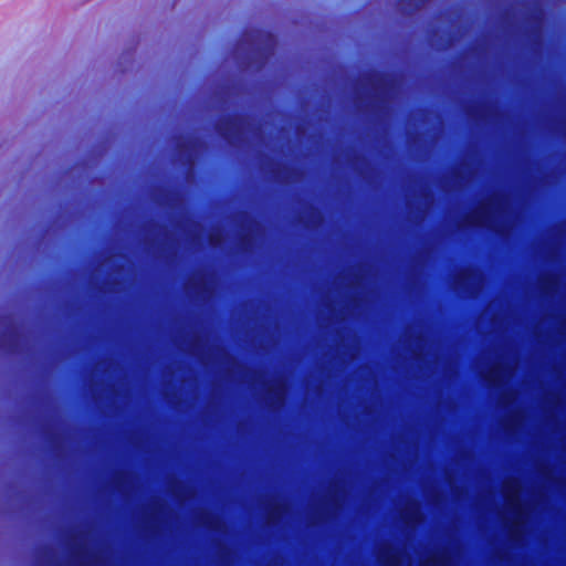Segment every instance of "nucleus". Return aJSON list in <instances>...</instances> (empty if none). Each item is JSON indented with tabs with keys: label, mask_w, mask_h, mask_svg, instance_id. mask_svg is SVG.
<instances>
[{
	"label": "nucleus",
	"mask_w": 566,
	"mask_h": 566,
	"mask_svg": "<svg viewBox=\"0 0 566 566\" xmlns=\"http://www.w3.org/2000/svg\"><path fill=\"white\" fill-rule=\"evenodd\" d=\"M515 365L509 360L497 359L488 368H482V377L492 386H502L507 382L514 374Z\"/></svg>",
	"instance_id": "3"
},
{
	"label": "nucleus",
	"mask_w": 566,
	"mask_h": 566,
	"mask_svg": "<svg viewBox=\"0 0 566 566\" xmlns=\"http://www.w3.org/2000/svg\"><path fill=\"white\" fill-rule=\"evenodd\" d=\"M377 560L381 566H400L403 552L389 543H381L376 552Z\"/></svg>",
	"instance_id": "4"
},
{
	"label": "nucleus",
	"mask_w": 566,
	"mask_h": 566,
	"mask_svg": "<svg viewBox=\"0 0 566 566\" xmlns=\"http://www.w3.org/2000/svg\"><path fill=\"white\" fill-rule=\"evenodd\" d=\"M515 400V394L513 391L504 390L502 391L499 402L503 406H507Z\"/></svg>",
	"instance_id": "9"
},
{
	"label": "nucleus",
	"mask_w": 566,
	"mask_h": 566,
	"mask_svg": "<svg viewBox=\"0 0 566 566\" xmlns=\"http://www.w3.org/2000/svg\"><path fill=\"white\" fill-rule=\"evenodd\" d=\"M419 566H450V558L446 553L437 552L423 558Z\"/></svg>",
	"instance_id": "8"
},
{
	"label": "nucleus",
	"mask_w": 566,
	"mask_h": 566,
	"mask_svg": "<svg viewBox=\"0 0 566 566\" xmlns=\"http://www.w3.org/2000/svg\"><path fill=\"white\" fill-rule=\"evenodd\" d=\"M465 284L472 285L474 289H479L481 285L480 275L472 269L461 270L454 280V289L460 290Z\"/></svg>",
	"instance_id": "6"
},
{
	"label": "nucleus",
	"mask_w": 566,
	"mask_h": 566,
	"mask_svg": "<svg viewBox=\"0 0 566 566\" xmlns=\"http://www.w3.org/2000/svg\"><path fill=\"white\" fill-rule=\"evenodd\" d=\"M401 517L410 524H417L421 521V512L416 502H408L401 512Z\"/></svg>",
	"instance_id": "7"
},
{
	"label": "nucleus",
	"mask_w": 566,
	"mask_h": 566,
	"mask_svg": "<svg viewBox=\"0 0 566 566\" xmlns=\"http://www.w3.org/2000/svg\"><path fill=\"white\" fill-rule=\"evenodd\" d=\"M501 491L505 501L501 512L502 520L507 527L510 538L520 542L527 521V512L521 501V483L517 479L509 478L503 481Z\"/></svg>",
	"instance_id": "1"
},
{
	"label": "nucleus",
	"mask_w": 566,
	"mask_h": 566,
	"mask_svg": "<svg viewBox=\"0 0 566 566\" xmlns=\"http://www.w3.org/2000/svg\"><path fill=\"white\" fill-rule=\"evenodd\" d=\"M281 514H282V506L280 504H277L271 511L269 520L275 521L276 518H279L281 516Z\"/></svg>",
	"instance_id": "10"
},
{
	"label": "nucleus",
	"mask_w": 566,
	"mask_h": 566,
	"mask_svg": "<svg viewBox=\"0 0 566 566\" xmlns=\"http://www.w3.org/2000/svg\"><path fill=\"white\" fill-rule=\"evenodd\" d=\"M210 241H211V243H212L213 245H217V244L219 243V239L217 240V239L214 238V234H211V235H210Z\"/></svg>",
	"instance_id": "11"
},
{
	"label": "nucleus",
	"mask_w": 566,
	"mask_h": 566,
	"mask_svg": "<svg viewBox=\"0 0 566 566\" xmlns=\"http://www.w3.org/2000/svg\"><path fill=\"white\" fill-rule=\"evenodd\" d=\"M286 386L281 377L271 380L268 386V395L272 407L280 408L284 405Z\"/></svg>",
	"instance_id": "5"
},
{
	"label": "nucleus",
	"mask_w": 566,
	"mask_h": 566,
	"mask_svg": "<svg viewBox=\"0 0 566 566\" xmlns=\"http://www.w3.org/2000/svg\"><path fill=\"white\" fill-rule=\"evenodd\" d=\"M502 200L496 195H492L470 211L465 216L464 221L469 226L494 229L495 218L502 214Z\"/></svg>",
	"instance_id": "2"
}]
</instances>
